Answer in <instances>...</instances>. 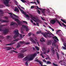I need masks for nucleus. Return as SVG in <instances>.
Listing matches in <instances>:
<instances>
[{
    "mask_svg": "<svg viewBox=\"0 0 66 66\" xmlns=\"http://www.w3.org/2000/svg\"><path fill=\"white\" fill-rule=\"evenodd\" d=\"M32 57H30L29 58L28 56H26L23 59V60L24 61H32Z\"/></svg>",
    "mask_w": 66,
    "mask_h": 66,
    "instance_id": "4",
    "label": "nucleus"
},
{
    "mask_svg": "<svg viewBox=\"0 0 66 66\" xmlns=\"http://www.w3.org/2000/svg\"><path fill=\"white\" fill-rule=\"evenodd\" d=\"M40 41L42 42H45V40H44V39L43 38H42L40 39Z\"/></svg>",
    "mask_w": 66,
    "mask_h": 66,
    "instance_id": "24",
    "label": "nucleus"
},
{
    "mask_svg": "<svg viewBox=\"0 0 66 66\" xmlns=\"http://www.w3.org/2000/svg\"><path fill=\"white\" fill-rule=\"evenodd\" d=\"M21 1H22V2H23V3H25V2H26V1L24 0H21Z\"/></svg>",
    "mask_w": 66,
    "mask_h": 66,
    "instance_id": "45",
    "label": "nucleus"
},
{
    "mask_svg": "<svg viewBox=\"0 0 66 66\" xmlns=\"http://www.w3.org/2000/svg\"><path fill=\"white\" fill-rule=\"evenodd\" d=\"M5 25H1V23H0V31H2V28L3 26H5Z\"/></svg>",
    "mask_w": 66,
    "mask_h": 66,
    "instance_id": "14",
    "label": "nucleus"
},
{
    "mask_svg": "<svg viewBox=\"0 0 66 66\" xmlns=\"http://www.w3.org/2000/svg\"><path fill=\"white\" fill-rule=\"evenodd\" d=\"M0 20H1V21H1V22H7V21L6 20H1L0 19Z\"/></svg>",
    "mask_w": 66,
    "mask_h": 66,
    "instance_id": "26",
    "label": "nucleus"
},
{
    "mask_svg": "<svg viewBox=\"0 0 66 66\" xmlns=\"http://www.w3.org/2000/svg\"><path fill=\"white\" fill-rule=\"evenodd\" d=\"M11 51H13V52H15V53H18V52H17L15 51L14 50Z\"/></svg>",
    "mask_w": 66,
    "mask_h": 66,
    "instance_id": "52",
    "label": "nucleus"
},
{
    "mask_svg": "<svg viewBox=\"0 0 66 66\" xmlns=\"http://www.w3.org/2000/svg\"><path fill=\"white\" fill-rule=\"evenodd\" d=\"M52 37H53V39H54V40L55 42H57V41H56V40H57V41H59V39H58V38H57V37H56V36H55L54 37L53 36Z\"/></svg>",
    "mask_w": 66,
    "mask_h": 66,
    "instance_id": "10",
    "label": "nucleus"
},
{
    "mask_svg": "<svg viewBox=\"0 0 66 66\" xmlns=\"http://www.w3.org/2000/svg\"><path fill=\"white\" fill-rule=\"evenodd\" d=\"M41 65V66H44L42 64V62L40 61H39V62H38Z\"/></svg>",
    "mask_w": 66,
    "mask_h": 66,
    "instance_id": "35",
    "label": "nucleus"
},
{
    "mask_svg": "<svg viewBox=\"0 0 66 66\" xmlns=\"http://www.w3.org/2000/svg\"><path fill=\"white\" fill-rule=\"evenodd\" d=\"M36 55H37V54H36V53H35L34 54L31 55V57H32V60H33V57H35Z\"/></svg>",
    "mask_w": 66,
    "mask_h": 66,
    "instance_id": "11",
    "label": "nucleus"
},
{
    "mask_svg": "<svg viewBox=\"0 0 66 66\" xmlns=\"http://www.w3.org/2000/svg\"><path fill=\"white\" fill-rule=\"evenodd\" d=\"M56 22V21H55V20L53 19L51 20V23L53 24H54V23H55Z\"/></svg>",
    "mask_w": 66,
    "mask_h": 66,
    "instance_id": "13",
    "label": "nucleus"
},
{
    "mask_svg": "<svg viewBox=\"0 0 66 66\" xmlns=\"http://www.w3.org/2000/svg\"><path fill=\"white\" fill-rule=\"evenodd\" d=\"M7 49L6 50H11L12 48L11 47H7Z\"/></svg>",
    "mask_w": 66,
    "mask_h": 66,
    "instance_id": "20",
    "label": "nucleus"
},
{
    "mask_svg": "<svg viewBox=\"0 0 66 66\" xmlns=\"http://www.w3.org/2000/svg\"><path fill=\"white\" fill-rule=\"evenodd\" d=\"M15 43H16L15 42H14L12 43H11L9 44H6V46H10L11 45H13V44H15Z\"/></svg>",
    "mask_w": 66,
    "mask_h": 66,
    "instance_id": "16",
    "label": "nucleus"
},
{
    "mask_svg": "<svg viewBox=\"0 0 66 66\" xmlns=\"http://www.w3.org/2000/svg\"><path fill=\"white\" fill-rule=\"evenodd\" d=\"M1 38H2V39H4V37L0 36V39H1ZM0 42H2V40H0Z\"/></svg>",
    "mask_w": 66,
    "mask_h": 66,
    "instance_id": "21",
    "label": "nucleus"
},
{
    "mask_svg": "<svg viewBox=\"0 0 66 66\" xmlns=\"http://www.w3.org/2000/svg\"><path fill=\"white\" fill-rule=\"evenodd\" d=\"M30 41L34 44H36V41H35V40H34L32 38H30Z\"/></svg>",
    "mask_w": 66,
    "mask_h": 66,
    "instance_id": "9",
    "label": "nucleus"
},
{
    "mask_svg": "<svg viewBox=\"0 0 66 66\" xmlns=\"http://www.w3.org/2000/svg\"><path fill=\"white\" fill-rule=\"evenodd\" d=\"M34 6H31V9H32L34 8Z\"/></svg>",
    "mask_w": 66,
    "mask_h": 66,
    "instance_id": "58",
    "label": "nucleus"
},
{
    "mask_svg": "<svg viewBox=\"0 0 66 66\" xmlns=\"http://www.w3.org/2000/svg\"><path fill=\"white\" fill-rule=\"evenodd\" d=\"M38 14H40V11H39V10H38Z\"/></svg>",
    "mask_w": 66,
    "mask_h": 66,
    "instance_id": "56",
    "label": "nucleus"
},
{
    "mask_svg": "<svg viewBox=\"0 0 66 66\" xmlns=\"http://www.w3.org/2000/svg\"><path fill=\"white\" fill-rule=\"evenodd\" d=\"M51 41H50L48 42L47 44L48 45H51Z\"/></svg>",
    "mask_w": 66,
    "mask_h": 66,
    "instance_id": "38",
    "label": "nucleus"
},
{
    "mask_svg": "<svg viewBox=\"0 0 66 66\" xmlns=\"http://www.w3.org/2000/svg\"><path fill=\"white\" fill-rule=\"evenodd\" d=\"M30 17L32 19V20H33V19H36V18L33 17V15H30Z\"/></svg>",
    "mask_w": 66,
    "mask_h": 66,
    "instance_id": "17",
    "label": "nucleus"
},
{
    "mask_svg": "<svg viewBox=\"0 0 66 66\" xmlns=\"http://www.w3.org/2000/svg\"><path fill=\"white\" fill-rule=\"evenodd\" d=\"M61 24H62V25H63V26H64V27H66V25H65V24H64V23H61Z\"/></svg>",
    "mask_w": 66,
    "mask_h": 66,
    "instance_id": "48",
    "label": "nucleus"
},
{
    "mask_svg": "<svg viewBox=\"0 0 66 66\" xmlns=\"http://www.w3.org/2000/svg\"><path fill=\"white\" fill-rule=\"evenodd\" d=\"M52 53H53V54H54V50H52Z\"/></svg>",
    "mask_w": 66,
    "mask_h": 66,
    "instance_id": "62",
    "label": "nucleus"
},
{
    "mask_svg": "<svg viewBox=\"0 0 66 66\" xmlns=\"http://www.w3.org/2000/svg\"><path fill=\"white\" fill-rule=\"evenodd\" d=\"M62 47L64 50H66V47L64 46H62Z\"/></svg>",
    "mask_w": 66,
    "mask_h": 66,
    "instance_id": "44",
    "label": "nucleus"
},
{
    "mask_svg": "<svg viewBox=\"0 0 66 66\" xmlns=\"http://www.w3.org/2000/svg\"><path fill=\"white\" fill-rule=\"evenodd\" d=\"M39 0H37V3L38 4H39V1H38Z\"/></svg>",
    "mask_w": 66,
    "mask_h": 66,
    "instance_id": "61",
    "label": "nucleus"
},
{
    "mask_svg": "<svg viewBox=\"0 0 66 66\" xmlns=\"http://www.w3.org/2000/svg\"><path fill=\"white\" fill-rule=\"evenodd\" d=\"M48 33H47L46 34H44V33L42 32L41 33L46 38H47V37H52V36H54V35L52 34V33H51L49 31L47 32Z\"/></svg>",
    "mask_w": 66,
    "mask_h": 66,
    "instance_id": "1",
    "label": "nucleus"
},
{
    "mask_svg": "<svg viewBox=\"0 0 66 66\" xmlns=\"http://www.w3.org/2000/svg\"><path fill=\"white\" fill-rule=\"evenodd\" d=\"M47 53V51H45L43 53V54H46Z\"/></svg>",
    "mask_w": 66,
    "mask_h": 66,
    "instance_id": "57",
    "label": "nucleus"
},
{
    "mask_svg": "<svg viewBox=\"0 0 66 66\" xmlns=\"http://www.w3.org/2000/svg\"><path fill=\"white\" fill-rule=\"evenodd\" d=\"M36 48L37 50H38V51L39 50V48L38 47L36 46L35 47Z\"/></svg>",
    "mask_w": 66,
    "mask_h": 66,
    "instance_id": "43",
    "label": "nucleus"
},
{
    "mask_svg": "<svg viewBox=\"0 0 66 66\" xmlns=\"http://www.w3.org/2000/svg\"><path fill=\"white\" fill-rule=\"evenodd\" d=\"M20 36L21 38H22V34H20Z\"/></svg>",
    "mask_w": 66,
    "mask_h": 66,
    "instance_id": "59",
    "label": "nucleus"
},
{
    "mask_svg": "<svg viewBox=\"0 0 66 66\" xmlns=\"http://www.w3.org/2000/svg\"><path fill=\"white\" fill-rule=\"evenodd\" d=\"M34 61H35V62H39V61L38 59H37L35 60Z\"/></svg>",
    "mask_w": 66,
    "mask_h": 66,
    "instance_id": "36",
    "label": "nucleus"
},
{
    "mask_svg": "<svg viewBox=\"0 0 66 66\" xmlns=\"http://www.w3.org/2000/svg\"><path fill=\"white\" fill-rule=\"evenodd\" d=\"M0 12H1L0 14V16H3V12L2 10H0Z\"/></svg>",
    "mask_w": 66,
    "mask_h": 66,
    "instance_id": "15",
    "label": "nucleus"
},
{
    "mask_svg": "<svg viewBox=\"0 0 66 66\" xmlns=\"http://www.w3.org/2000/svg\"><path fill=\"white\" fill-rule=\"evenodd\" d=\"M19 40V39H16L15 40H13V42H18V40Z\"/></svg>",
    "mask_w": 66,
    "mask_h": 66,
    "instance_id": "40",
    "label": "nucleus"
},
{
    "mask_svg": "<svg viewBox=\"0 0 66 66\" xmlns=\"http://www.w3.org/2000/svg\"><path fill=\"white\" fill-rule=\"evenodd\" d=\"M49 59V57H46L45 58V59H46V60H48V59Z\"/></svg>",
    "mask_w": 66,
    "mask_h": 66,
    "instance_id": "60",
    "label": "nucleus"
},
{
    "mask_svg": "<svg viewBox=\"0 0 66 66\" xmlns=\"http://www.w3.org/2000/svg\"><path fill=\"white\" fill-rule=\"evenodd\" d=\"M25 51H27V50H24L21 51V52H24Z\"/></svg>",
    "mask_w": 66,
    "mask_h": 66,
    "instance_id": "28",
    "label": "nucleus"
},
{
    "mask_svg": "<svg viewBox=\"0 0 66 66\" xmlns=\"http://www.w3.org/2000/svg\"><path fill=\"white\" fill-rule=\"evenodd\" d=\"M13 16H14V17H16V18H19V17H18V16H17L16 15L14 14H13Z\"/></svg>",
    "mask_w": 66,
    "mask_h": 66,
    "instance_id": "34",
    "label": "nucleus"
},
{
    "mask_svg": "<svg viewBox=\"0 0 66 66\" xmlns=\"http://www.w3.org/2000/svg\"><path fill=\"white\" fill-rule=\"evenodd\" d=\"M42 12L43 13V14H45V9H42Z\"/></svg>",
    "mask_w": 66,
    "mask_h": 66,
    "instance_id": "22",
    "label": "nucleus"
},
{
    "mask_svg": "<svg viewBox=\"0 0 66 66\" xmlns=\"http://www.w3.org/2000/svg\"><path fill=\"white\" fill-rule=\"evenodd\" d=\"M63 45L64 46V47H66V43H63Z\"/></svg>",
    "mask_w": 66,
    "mask_h": 66,
    "instance_id": "50",
    "label": "nucleus"
},
{
    "mask_svg": "<svg viewBox=\"0 0 66 66\" xmlns=\"http://www.w3.org/2000/svg\"><path fill=\"white\" fill-rule=\"evenodd\" d=\"M22 26L23 28H25L26 31L27 32H28V30H29V29H28V27H27V26L23 25Z\"/></svg>",
    "mask_w": 66,
    "mask_h": 66,
    "instance_id": "12",
    "label": "nucleus"
},
{
    "mask_svg": "<svg viewBox=\"0 0 66 66\" xmlns=\"http://www.w3.org/2000/svg\"><path fill=\"white\" fill-rule=\"evenodd\" d=\"M32 35V33L31 32H30L28 34V35L29 36H30Z\"/></svg>",
    "mask_w": 66,
    "mask_h": 66,
    "instance_id": "49",
    "label": "nucleus"
},
{
    "mask_svg": "<svg viewBox=\"0 0 66 66\" xmlns=\"http://www.w3.org/2000/svg\"><path fill=\"white\" fill-rule=\"evenodd\" d=\"M46 64H51V62H50V61H47Z\"/></svg>",
    "mask_w": 66,
    "mask_h": 66,
    "instance_id": "33",
    "label": "nucleus"
},
{
    "mask_svg": "<svg viewBox=\"0 0 66 66\" xmlns=\"http://www.w3.org/2000/svg\"><path fill=\"white\" fill-rule=\"evenodd\" d=\"M56 54L58 59H59V54L57 53V52H56Z\"/></svg>",
    "mask_w": 66,
    "mask_h": 66,
    "instance_id": "27",
    "label": "nucleus"
},
{
    "mask_svg": "<svg viewBox=\"0 0 66 66\" xmlns=\"http://www.w3.org/2000/svg\"><path fill=\"white\" fill-rule=\"evenodd\" d=\"M25 65L27 66H28V62L27 61L26 63H25Z\"/></svg>",
    "mask_w": 66,
    "mask_h": 66,
    "instance_id": "37",
    "label": "nucleus"
},
{
    "mask_svg": "<svg viewBox=\"0 0 66 66\" xmlns=\"http://www.w3.org/2000/svg\"><path fill=\"white\" fill-rule=\"evenodd\" d=\"M17 24V23H15L13 22H12L10 26H13L14 24Z\"/></svg>",
    "mask_w": 66,
    "mask_h": 66,
    "instance_id": "18",
    "label": "nucleus"
},
{
    "mask_svg": "<svg viewBox=\"0 0 66 66\" xmlns=\"http://www.w3.org/2000/svg\"><path fill=\"white\" fill-rule=\"evenodd\" d=\"M20 44H25V42L24 41H20Z\"/></svg>",
    "mask_w": 66,
    "mask_h": 66,
    "instance_id": "29",
    "label": "nucleus"
},
{
    "mask_svg": "<svg viewBox=\"0 0 66 66\" xmlns=\"http://www.w3.org/2000/svg\"><path fill=\"white\" fill-rule=\"evenodd\" d=\"M61 21H62V22H63L64 23H65L66 24V22L63 19H61Z\"/></svg>",
    "mask_w": 66,
    "mask_h": 66,
    "instance_id": "31",
    "label": "nucleus"
},
{
    "mask_svg": "<svg viewBox=\"0 0 66 66\" xmlns=\"http://www.w3.org/2000/svg\"><path fill=\"white\" fill-rule=\"evenodd\" d=\"M25 44L26 45H30V43L28 42V43H26V42H25Z\"/></svg>",
    "mask_w": 66,
    "mask_h": 66,
    "instance_id": "42",
    "label": "nucleus"
},
{
    "mask_svg": "<svg viewBox=\"0 0 66 66\" xmlns=\"http://www.w3.org/2000/svg\"><path fill=\"white\" fill-rule=\"evenodd\" d=\"M20 47V44L19 43H18V45L16 46L17 48H19Z\"/></svg>",
    "mask_w": 66,
    "mask_h": 66,
    "instance_id": "30",
    "label": "nucleus"
},
{
    "mask_svg": "<svg viewBox=\"0 0 66 66\" xmlns=\"http://www.w3.org/2000/svg\"><path fill=\"white\" fill-rule=\"evenodd\" d=\"M53 65H54V66H57V64H55L54 63H53Z\"/></svg>",
    "mask_w": 66,
    "mask_h": 66,
    "instance_id": "55",
    "label": "nucleus"
},
{
    "mask_svg": "<svg viewBox=\"0 0 66 66\" xmlns=\"http://www.w3.org/2000/svg\"><path fill=\"white\" fill-rule=\"evenodd\" d=\"M19 9L18 8H17L16 7H15V10H14V11H17V12H19Z\"/></svg>",
    "mask_w": 66,
    "mask_h": 66,
    "instance_id": "19",
    "label": "nucleus"
},
{
    "mask_svg": "<svg viewBox=\"0 0 66 66\" xmlns=\"http://www.w3.org/2000/svg\"><path fill=\"white\" fill-rule=\"evenodd\" d=\"M54 46L55 47H56V45H55V44L54 43H54H52V45L53 46H54Z\"/></svg>",
    "mask_w": 66,
    "mask_h": 66,
    "instance_id": "41",
    "label": "nucleus"
},
{
    "mask_svg": "<svg viewBox=\"0 0 66 66\" xmlns=\"http://www.w3.org/2000/svg\"><path fill=\"white\" fill-rule=\"evenodd\" d=\"M23 22L24 23H26V24H28V22L27 21H23Z\"/></svg>",
    "mask_w": 66,
    "mask_h": 66,
    "instance_id": "51",
    "label": "nucleus"
},
{
    "mask_svg": "<svg viewBox=\"0 0 66 66\" xmlns=\"http://www.w3.org/2000/svg\"><path fill=\"white\" fill-rule=\"evenodd\" d=\"M18 58H19V59H22V58H23L24 57V55L23 54H22L21 53H20L18 54Z\"/></svg>",
    "mask_w": 66,
    "mask_h": 66,
    "instance_id": "6",
    "label": "nucleus"
},
{
    "mask_svg": "<svg viewBox=\"0 0 66 66\" xmlns=\"http://www.w3.org/2000/svg\"><path fill=\"white\" fill-rule=\"evenodd\" d=\"M43 62H44L45 63H47V61L45 60V59H44L43 60Z\"/></svg>",
    "mask_w": 66,
    "mask_h": 66,
    "instance_id": "54",
    "label": "nucleus"
},
{
    "mask_svg": "<svg viewBox=\"0 0 66 66\" xmlns=\"http://www.w3.org/2000/svg\"><path fill=\"white\" fill-rule=\"evenodd\" d=\"M60 31H61V30H57V31H56V34H57L58 32Z\"/></svg>",
    "mask_w": 66,
    "mask_h": 66,
    "instance_id": "39",
    "label": "nucleus"
},
{
    "mask_svg": "<svg viewBox=\"0 0 66 66\" xmlns=\"http://www.w3.org/2000/svg\"><path fill=\"white\" fill-rule=\"evenodd\" d=\"M56 21H57V22H58V23L59 24L60 26L61 27H62V26L61 24L59 22V21L57 20V19H56Z\"/></svg>",
    "mask_w": 66,
    "mask_h": 66,
    "instance_id": "23",
    "label": "nucleus"
},
{
    "mask_svg": "<svg viewBox=\"0 0 66 66\" xmlns=\"http://www.w3.org/2000/svg\"><path fill=\"white\" fill-rule=\"evenodd\" d=\"M14 33H15V35L13 37L14 38H16L17 36H18L19 35V32L18 30L17 29L15 30L14 31Z\"/></svg>",
    "mask_w": 66,
    "mask_h": 66,
    "instance_id": "2",
    "label": "nucleus"
},
{
    "mask_svg": "<svg viewBox=\"0 0 66 66\" xmlns=\"http://www.w3.org/2000/svg\"><path fill=\"white\" fill-rule=\"evenodd\" d=\"M10 36H7L6 37V38H7L8 39V38H10Z\"/></svg>",
    "mask_w": 66,
    "mask_h": 66,
    "instance_id": "53",
    "label": "nucleus"
},
{
    "mask_svg": "<svg viewBox=\"0 0 66 66\" xmlns=\"http://www.w3.org/2000/svg\"><path fill=\"white\" fill-rule=\"evenodd\" d=\"M5 5L8 7H10V5L8 4L10 2V0H3Z\"/></svg>",
    "mask_w": 66,
    "mask_h": 66,
    "instance_id": "3",
    "label": "nucleus"
},
{
    "mask_svg": "<svg viewBox=\"0 0 66 66\" xmlns=\"http://www.w3.org/2000/svg\"><path fill=\"white\" fill-rule=\"evenodd\" d=\"M18 23L19 25H20L21 24V22H20L19 21H18Z\"/></svg>",
    "mask_w": 66,
    "mask_h": 66,
    "instance_id": "32",
    "label": "nucleus"
},
{
    "mask_svg": "<svg viewBox=\"0 0 66 66\" xmlns=\"http://www.w3.org/2000/svg\"><path fill=\"white\" fill-rule=\"evenodd\" d=\"M30 21L31 22H32V23H33V21L31 19H30Z\"/></svg>",
    "mask_w": 66,
    "mask_h": 66,
    "instance_id": "64",
    "label": "nucleus"
},
{
    "mask_svg": "<svg viewBox=\"0 0 66 66\" xmlns=\"http://www.w3.org/2000/svg\"><path fill=\"white\" fill-rule=\"evenodd\" d=\"M35 40L36 41V42H37L38 41V40H37V37H35Z\"/></svg>",
    "mask_w": 66,
    "mask_h": 66,
    "instance_id": "47",
    "label": "nucleus"
},
{
    "mask_svg": "<svg viewBox=\"0 0 66 66\" xmlns=\"http://www.w3.org/2000/svg\"><path fill=\"white\" fill-rule=\"evenodd\" d=\"M18 8H19V9L20 10V11L21 12V13H22V14H24V15H25L26 17H28V18H30V16H29V15L28 14H26V13L24 12L23 11V10H22L20 9V8L19 7H18Z\"/></svg>",
    "mask_w": 66,
    "mask_h": 66,
    "instance_id": "5",
    "label": "nucleus"
},
{
    "mask_svg": "<svg viewBox=\"0 0 66 66\" xmlns=\"http://www.w3.org/2000/svg\"><path fill=\"white\" fill-rule=\"evenodd\" d=\"M9 31V29H5L3 30V33L4 34H7V33H8Z\"/></svg>",
    "mask_w": 66,
    "mask_h": 66,
    "instance_id": "8",
    "label": "nucleus"
},
{
    "mask_svg": "<svg viewBox=\"0 0 66 66\" xmlns=\"http://www.w3.org/2000/svg\"><path fill=\"white\" fill-rule=\"evenodd\" d=\"M41 31H39V32H37V34H39V33H41Z\"/></svg>",
    "mask_w": 66,
    "mask_h": 66,
    "instance_id": "46",
    "label": "nucleus"
},
{
    "mask_svg": "<svg viewBox=\"0 0 66 66\" xmlns=\"http://www.w3.org/2000/svg\"><path fill=\"white\" fill-rule=\"evenodd\" d=\"M30 3H32V4H34V3H35V4H36V5H37V4H36V2H30Z\"/></svg>",
    "mask_w": 66,
    "mask_h": 66,
    "instance_id": "25",
    "label": "nucleus"
},
{
    "mask_svg": "<svg viewBox=\"0 0 66 66\" xmlns=\"http://www.w3.org/2000/svg\"><path fill=\"white\" fill-rule=\"evenodd\" d=\"M8 13L9 14H10V15H10V16L11 17H12V18L13 19L15 20V21H16L17 22H18V21H19V20H18V19H16L15 18H13V16H12V15H13V14H12V13Z\"/></svg>",
    "mask_w": 66,
    "mask_h": 66,
    "instance_id": "7",
    "label": "nucleus"
},
{
    "mask_svg": "<svg viewBox=\"0 0 66 66\" xmlns=\"http://www.w3.org/2000/svg\"><path fill=\"white\" fill-rule=\"evenodd\" d=\"M49 52H50V50H49V49H48V51H47V53H48Z\"/></svg>",
    "mask_w": 66,
    "mask_h": 66,
    "instance_id": "63",
    "label": "nucleus"
}]
</instances>
